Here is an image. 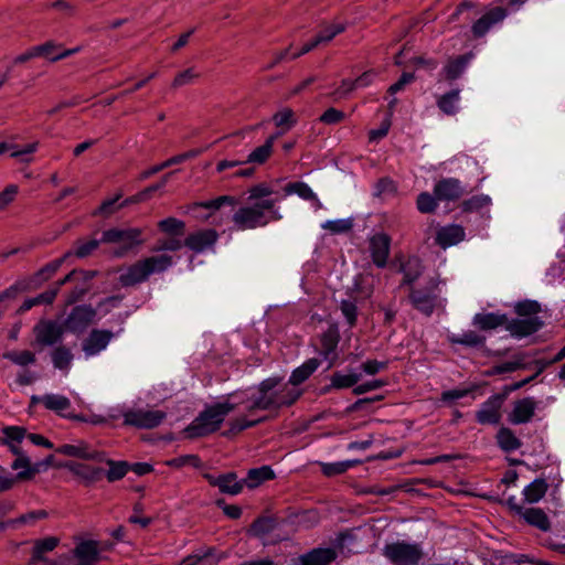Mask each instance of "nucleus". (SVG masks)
I'll use <instances>...</instances> for the list:
<instances>
[{
  "mask_svg": "<svg viewBox=\"0 0 565 565\" xmlns=\"http://www.w3.org/2000/svg\"><path fill=\"white\" fill-rule=\"evenodd\" d=\"M275 478V473L269 466H263L259 468L250 469L247 472V477L244 480V486L253 489L258 487L260 483Z\"/></svg>",
  "mask_w": 565,
  "mask_h": 565,
  "instance_id": "nucleus-40",
  "label": "nucleus"
},
{
  "mask_svg": "<svg viewBox=\"0 0 565 565\" xmlns=\"http://www.w3.org/2000/svg\"><path fill=\"white\" fill-rule=\"evenodd\" d=\"M301 395L302 390L281 384L280 377H268L259 383L257 395L243 399V405L249 413L255 409L276 411L291 406Z\"/></svg>",
  "mask_w": 565,
  "mask_h": 565,
  "instance_id": "nucleus-2",
  "label": "nucleus"
},
{
  "mask_svg": "<svg viewBox=\"0 0 565 565\" xmlns=\"http://www.w3.org/2000/svg\"><path fill=\"white\" fill-rule=\"evenodd\" d=\"M440 281L430 278L423 288L412 287L409 289V301L413 307L426 316H430L437 303Z\"/></svg>",
  "mask_w": 565,
  "mask_h": 565,
  "instance_id": "nucleus-7",
  "label": "nucleus"
},
{
  "mask_svg": "<svg viewBox=\"0 0 565 565\" xmlns=\"http://www.w3.org/2000/svg\"><path fill=\"white\" fill-rule=\"evenodd\" d=\"M285 196L296 194L300 199L312 202L316 210L322 209V203L312 189L305 182H290L284 188Z\"/></svg>",
  "mask_w": 565,
  "mask_h": 565,
  "instance_id": "nucleus-29",
  "label": "nucleus"
},
{
  "mask_svg": "<svg viewBox=\"0 0 565 565\" xmlns=\"http://www.w3.org/2000/svg\"><path fill=\"white\" fill-rule=\"evenodd\" d=\"M360 380H361L360 373L351 372L349 374H343L341 372H335L332 374V376L330 379V385L327 386L323 390V392L327 393L331 388H335V390H343V388H349V387L354 388Z\"/></svg>",
  "mask_w": 565,
  "mask_h": 565,
  "instance_id": "nucleus-35",
  "label": "nucleus"
},
{
  "mask_svg": "<svg viewBox=\"0 0 565 565\" xmlns=\"http://www.w3.org/2000/svg\"><path fill=\"white\" fill-rule=\"evenodd\" d=\"M201 152H202L201 150H190V151H186L184 153H180V154L173 156V157L169 158L168 160L163 161L162 163L156 164V166H153V167L142 171L140 173V175H139V180H141V181L146 180V179L150 178L151 175L162 171L166 168H169V167H171L173 164H179V163H182L185 160L195 158Z\"/></svg>",
  "mask_w": 565,
  "mask_h": 565,
  "instance_id": "nucleus-30",
  "label": "nucleus"
},
{
  "mask_svg": "<svg viewBox=\"0 0 565 565\" xmlns=\"http://www.w3.org/2000/svg\"><path fill=\"white\" fill-rule=\"evenodd\" d=\"M540 303L534 300H524L515 305V312L520 317H537L536 315L540 312Z\"/></svg>",
  "mask_w": 565,
  "mask_h": 565,
  "instance_id": "nucleus-57",
  "label": "nucleus"
},
{
  "mask_svg": "<svg viewBox=\"0 0 565 565\" xmlns=\"http://www.w3.org/2000/svg\"><path fill=\"white\" fill-rule=\"evenodd\" d=\"M71 255L72 252H67L61 258L54 259L44 265L42 268H40L33 276L35 282L40 285L43 284L44 281H47L51 277L55 275V273L60 269V267L63 265L66 258L70 257Z\"/></svg>",
  "mask_w": 565,
  "mask_h": 565,
  "instance_id": "nucleus-41",
  "label": "nucleus"
},
{
  "mask_svg": "<svg viewBox=\"0 0 565 565\" xmlns=\"http://www.w3.org/2000/svg\"><path fill=\"white\" fill-rule=\"evenodd\" d=\"M113 338L114 333L109 330L94 329L83 341L82 349L87 358L97 355L107 348Z\"/></svg>",
  "mask_w": 565,
  "mask_h": 565,
  "instance_id": "nucleus-18",
  "label": "nucleus"
},
{
  "mask_svg": "<svg viewBox=\"0 0 565 565\" xmlns=\"http://www.w3.org/2000/svg\"><path fill=\"white\" fill-rule=\"evenodd\" d=\"M345 114L342 110L330 107L319 118V120L326 125H335L343 121Z\"/></svg>",
  "mask_w": 565,
  "mask_h": 565,
  "instance_id": "nucleus-63",
  "label": "nucleus"
},
{
  "mask_svg": "<svg viewBox=\"0 0 565 565\" xmlns=\"http://www.w3.org/2000/svg\"><path fill=\"white\" fill-rule=\"evenodd\" d=\"M507 315L495 312L477 313L472 319L473 326L484 331L493 330L502 326L507 328Z\"/></svg>",
  "mask_w": 565,
  "mask_h": 565,
  "instance_id": "nucleus-31",
  "label": "nucleus"
},
{
  "mask_svg": "<svg viewBox=\"0 0 565 565\" xmlns=\"http://www.w3.org/2000/svg\"><path fill=\"white\" fill-rule=\"evenodd\" d=\"M352 226L353 223L350 218L330 220L321 224V227L331 234L347 233L351 231Z\"/></svg>",
  "mask_w": 565,
  "mask_h": 565,
  "instance_id": "nucleus-55",
  "label": "nucleus"
},
{
  "mask_svg": "<svg viewBox=\"0 0 565 565\" xmlns=\"http://www.w3.org/2000/svg\"><path fill=\"white\" fill-rule=\"evenodd\" d=\"M340 341V333L337 326H330L320 335L319 355L328 362L327 369H331L338 360L337 348Z\"/></svg>",
  "mask_w": 565,
  "mask_h": 565,
  "instance_id": "nucleus-11",
  "label": "nucleus"
},
{
  "mask_svg": "<svg viewBox=\"0 0 565 565\" xmlns=\"http://www.w3.org/2000/svg\"><path fill=\"white\" fill-rule=\"evenodd\" d=\"M459 100H460V90L459 89H452L444 95H441L437 99V106L438 108L446 115L451 116L456 115L459 107Z\"/></svg>",
  "mask_w": 565,
  "mask_h": 565,
  "instance_id": "nucleus-42",
  "label": "nucleus"
},
{
  "mask_svg": "<svg viewBox=\"0 0 565 565\" xmlns=\"http://www.w3.org/2000/svg\"><path fill=\"white\" fill-rule=\"evenodd\" d=\"M218 239V233L213 228H203L196 232L190 233L183 244L190 250L200 254L207 249L213 248Z\"/></svg>",
  "mask_w": 565,
  "mask_h": 565,
  "instance_id": "nucleus-13",
  "label": "nucleus"
},
{
  "mask_svg": "<svg viewBox=\"0 0 565 565\" xmlns=\"http://www.w3.org/2000/svg\"><path fill=\"white\" fill-rule=\"evenodd\" d=\"M547 489L548 484L544 479H535L524 488V499L527 503H536L545 495Z\"/></svg>",
  "mask_w": 565,
  "mask_h": 565,
  "instance_id": "nucleus-43",
  "label": "nucleus"
},
{
  "mask_svg": "<svg viewBox=\"0 0 565 565\" xmlns=\"http://www.w3.org/2000/svg\"><path fill=\"white\" fill-rule=\"evenodd\" d=\"M503 397L499 394L490 396L482 403L480 409L476 414L477 422L482 425H495L501 419L500 409L502 407Z\"/></svg>",
  "mask_w": 565,
  "mask_h": 565,
  "instance_id": "nucleus-16",
  "label": "nucleus"
},
{
  "mask_svg": "<svg viewBox=\"0 0 565 565\" xmlns=\"http://www.w3.org/2000/svg\"><path fill=\"white\" fill-rule=\"evenodd\" d=\"M220 558L214 555V548L190 555L180 565H217Z\"/></svg>",
  "mask_w": 565,
  "mask_h": 565,
  "instance_id": "nucleus-46",
  "label": "nucleus"
},
{
  "mask_svg": "<svg viewBox=\"0 0 565 565\" xmlns=\"http://www.w3.org/2000/svg\"><path fill=\"white\" fill-rule=\"evenodd\" d=\"M204 478L207 482L217 487L222 493L236 495L242 492L244 488V480H237V476L234 472H228L220 476L205 473Z\"/></svg>",
  "mask_w": 565,
  "mask_h": 565,
  "instance_id": "nucleus-19",
  "label": "nucleus"
},
{
  "mask_svg": "<svg viewBox=\"0 0 565 565\" xmlns=\"http://www.w3.org/2000/svg\"><path fill=\"white\" fill-rule=\"evenodd\" d=\"M243 404V398H238L236 402L225 401L207 406L186 427L185 433L188 437L198 438L216 431L221 427L225 417Z\"/></svg>",
  "mask_w": 565,
  "mask_h": 565,
  "instance_id": "nucleus-3",
  "label": "nucleus"
},
{
  "mask_svg": "<svg viewBox=\"0 0 565 565\" xmlns=\"http://www.w3.org/2000/svg\"><path fill=\"white\" fill-rule=\"evenodd\" d=\"M358 461H338V462H322L321 470L324 476L333 477L341 473H344L347 470L352 468Z\"/></svg>",
  "mask_w": 565,
  "mask_h": 565,
  "instance_id": "nucleus-53",
  "label": "nucleus"
},
{
  "mask_svg": "<svg viewBox=\"0 0 565 565\" xmlns=\"http://www.w3.org/2000/svg\"><path fill=\"white\" fill-rule=\"evenodd\" d=\"M2 356L19 366H28L36 361L35 354L29 350L9 351L3 353Z\"/></svg>",
  "mask_w": 565,
  "mask_h": 565,
  "instance_id": "nucleus-49",
  "label": "nucleus"
},
{
  "mask_svg": "<svg viewBox=\"0 0 565 565\" xmlns=\"http://www.w3.org/2000/svg\"><path fill=\"white\" fill-rule=\"evenodd\" d=\"M274 193V188L266 182L250 186L247 190L248 204L239 206L232 215L234 228L237 231L255 230L281 220L282 215L276 206L277 200L270 198Z\"/></svg>",
  "mask_w": 565,
  "mask_h": 565,
  "instance_id": "nucleus-1",
  "label": "nucleus"
},
{
  "mask_svg": "<svg viewBox=\"0 0 565 565\" xmlns=\"http://www.w3.org/2000/svg\"><path fill=\"white\" fill-rule=\"evenodd\" d=\"M32 404H41L46 409L64 415L71 408V401L68 397L61 394H44L41 396L33 395L31 397Z\"/></svg>",
  "mask_w": 565,
  "mask_h": 565,
  "instance_id": "nucleus-24",
  "label": "nucleus"
},
{
  "mask_svg": "<svg viewBox=\"0 0 565 565\" xmlns=\"http://www.w3.org/2000/svg\"><path fill=\"white\" fill-rule=\"evenodd\" d=\"M35 341L41 347H52L62 341L64 327L56 321L42 320L34 327Z\"/></svg>",
  "mask_w": 565,
  "mask_h": 565,
  "instance_id": "nucleus-9",
  "label": "nucleus"
},
{
  "mask_svg": "<svg viewBox=\"0 0 565 565\" xmlns=\"http://www.w3.org/2000/svg\"><path fill=\"white\" fill-rule=\"evenodd\" d=\"M347 29L345 23H331L326 25L316 36L320 44L331 42L338 34H341Z\"/></svg>",
  "mask_w": 565,
  "mask_h": 565,
  "instance_id": "nucleus-54",
  "label": "nucleus"
},
{
  "mask_svg": "<svg viewBox=\"0 0 565 565\" xmlns=\"http://www.w3.org/2000/svg\"><path fill=\"white\" fill-rule=\"evenodd\" d=\"M276 519L271 516H260L250 525V533L254 536L263 537L276 529Z\"/></svg>",
  "mask_w": 565,
  "mask_h": 565,
  "instance_id": "nucleus-47",
  "label": "nucleus"
},
{
  "mask_svg": "<svg viewBox=\"0 0 565 565\" xmlns=\"http://www.w3.org/2000/svg\"><path fill=\"white\" fill-rule=\"evenodd\" d=\"M96 317V310L92 306L82 305L72 309L66 318L65 328L74 333H81L93 323Z\"/></svg>",
  "mask_w": 565,
  "mask_h": 565,
  "instance_id": "nucleus-10",
  "label": "nucleus"
},
{
  "mask_svg": "<svg viewBox=\"0 0 565 565\" xmlns=\"http://www.w3.org/2000/svg\"><path fill=\"white\" fill-rule=\"evenodd\" d=\"M520 519L542 532H547L551 529V522L547 514L539 508H526Z\"/></svg>",
  "mask_w": 565,
  "mask_h": 565,
  "instance_id": "nucleus-33",
  "label": "nucleus"
},
{
  "mask_svg": "<svg viewBox=\"0 0 565 565\" xmlns=\"http://www.w3.org/2000/svg\"><path fill=\"white\" fill-rule=\"evenodd\" d=\"M491 202V199L488 195H475L463 202V210L465 211H477L480 210L487 205H489Z\"/></svg>",
  "mask_w": 565,
  "mask_h": 565,
  "instance_id": "nucleus-64",
  "label": "nucleus"
},
{
  "mask_svg": "<svg viewBox=\"0 0 565 565\" xmlns=\"http://www.w3.org/2000/svg\"><path fill=\"white\" fill-rule=\"evenodd\" d=\"M468 63V55H461L454 60H450L444 67L446 78L449 81L458 78L465 72Z\"/></svg>",
  "mask_w": 565,
  "mask_h": 565,
  "instance_id": "nucleus-45",
  "label": "nucleus"
},
{
  "mask_svg": "<svg viewBox=\"0 0 565 565\" xmlns=\"http://www.w3.org/2000/svg\"><path fill=\"white\" fill-rule=\"evenodd\" d=\"M173 264V257L168 254L146 257L122 269L118 280L122 287L136 286L146 281L152 274L166 271Z\"/></svg>",
  "mask_w": 565,
  "mask_h": 565,
  "instance_id": "nucleus-4",
  "label": "nucleus"
},
{
  "mask_svg": "<svg viewBox=\"0 0 565 565\" xmlns=\"http://www.w3.org/2000/svg\"><path fill=\"white\" fill-rule=\"evenodd\" d=\"M437 198L435 194H430L428 192H423L417 196V209L422 213H431L437 207Z\"/></svg>",
  "mask_w": 565,
  "mask_h": 565,
  "instance_id": "nucleus-58",
  "label": "nucleus"
},
{
  "mask_svg": "<svg viewBox=\"0 0 565 565\" xmlns=\"http://www.w3.org/2000/svg\"><path fill=\"white\" fill-rule=\"evenodd\" d=\"M537 402L534 397H524L513 403V407L508 415V420L512 425H522L530 423L535 415Z\"/></svg>",
  "mask_w": 565,
  "mask_h": 565,
  "instance_id": "nucleus-15",
  "label": "nucleus"
},
{
  "mask_svg": "<svg viewBox=\"0 0 565 565\" xmlns=\"http://www.w3.org/2000/svg\"><path fill=\"white\" fill-rule=\"evenodd\" d=\"M320 360L311 358L303 362L300 366L295 369L287 382L290 386L297 387L305 381H307L319 367Z\"/></svg>",
  "mask_w": 565,
  "mask_h": 565,
  "instance_id": "nucleus-32",
  "label": "nucleus"
},
{
  "mask_svg": "<svg viewBox=\"0 0 565 565\" xmlns=\"http://www.w3.org/2000/svg\"><path fill=\"white\" fill-rule=\"evenodd\" d=\"M51 359L55 369L68 371L73 361V353L65 345H58L52 351Z\"/></svg>",
  "mask_w": 565,
  "mask_h": 565,
  "instance_id": "nucleus-44",
  "label": "nucleus"
},
{
  "mask_svg": "<svg viewBox=\"0 0 565 565\" xmlns=\"http://www.w3.org/2000/svg\"><path fill=\"white\" fill-rule=\"evenodd\" d=\"M11 468L17 470V478L20 480L31 479L35 473L40 471V463L34 466L31 465V461L26 455L17 457L11 463Z\"/></svg>",
  "mask_w": 565,
  "mask_h": 565,
  "instance_id": "nucleus-38",
  "label": "nucleus"
},
{
  "mask_svg": "<svg viewBox=\"0 0 565 565\" xmlns=\"http://www.w3.org/2000/svg\"><path fill=\"white\" fill-rule=\"evenodd\" d=\"M65 467L87 487L100 481L105 475L103 468L86 463L71 462Z\"/></svg>",
  "mask_w": 565,
  "mask_h": 565,
  "instance_id": "nucleus-22",
  "label": "nucleus"
},
{
  "mask_svg": "<svg viewBox=\"0 0 565 565\" xmlns=\"http://www.w3.org/2000/svg\"><path fill=\"white\" fill-rule=\"evenodd\" d=\"M18 193L19 186L17 184L7 185L0 192V211L6 210L15 200Z\"/></svg>",
  "mask_w": 565,
  "mask_h": 565,
  "instance_id": "nucleus-61",
  "label": "nucleus"
},
{
  "mask_svg": "<svg viewBox=\"0 0 565 565\" xmlns=\"http://www.w3.org/2000/svg\"><path fill=\"white\" fill-rule=\"evenodd\" d=\"M140 228H109L103 232L100 242L106 244H118L119 248L115 252L116 256H124L134 247L143 243Z\"/></svg>",
  "mask_w": 565,
  "mask_h": 565,
  "instance_id": "nucleus-6",
  "label": "nucleus"
},
{
  "mask_svg": "<svg viewBox=\"0 0 565 565\" xmlns=\"http://www.w3.org/2000/svg\"><path fill=\"white\" fill-rule=\"evenodd\" d=\"M167 465L173 468H181L186 465L199 468L201 466V459L196 455H184L168 460Z\"/></svg>",
  "mask_w": 565,
  "mask_h": 565,
  "instance_id": "nucleus-60",
  "label": "nucleus"
},
{
  "mask_svg": "<svg viewBox=\"0 0 565 565\" xmlns=\"http://www.w3.org/2000/svg\"><path fill=\"white\" fill-rule=\"evenodd\" d=\"M167 417V413L160 409L136 408L122 413L124 424L141 429L158 427Z\"/></svg>",
  "mask_w": 565,
  "mask_h": 565,
  "instance_id": "nucleus-8",
  "label": "nucleus"
},
{
  "mask_svg": "<svg viewBox=\"0 0 565 565\" xmlns=\"http://www.w3.org/2000/svg\"><path fill=\"white\" fill-rule=\"evenodd\" d=\"M465 238V230L460 225L451 224L440 227L436 234V243L447 248L458 244Z\"/></svg>",
  "mask_w": 565,
  "mask_h": 565,
  "instance_id": "nucleus-28",
  "label": "nucleus"
},
{
  "mask_svg": "<svg viewBox=\"0 0 565 565\" xmlns=\"http://www.w3.org/2000/svg\"><path fill=\"white\" fill-rule=\"evenodd\" d=\"M56 452L75 458L103 460V454L92 449L85 441H77L76 444H64L56 448Z\"/></svg>",
  "mask_w": 565,
  "mask_h": 565,
  "instance_id": "nucleus-23",
  "label": "nucleus"
},
{
  "mask_svg": "<svg viewBox=\"0 0 565 565\" xmlns=\"http://www.w3.org/2000/svg\"><path fill=\"white\" fill-rule=\"evenodd\" d=\"M508 15L504 8L495 7L484 12L471 26L475 38L484 36L494 25L501 23Z\"/></svg>",
  "mask_w": 565,
  "mask_h": 565,
  "instance_id": "nucleus-14",
  "label": "nucleus"
},
{
  "mask_svg": "<svg viewBox=\"0 0 565 565\" xmlns=\"http://www.w3.org/2000/svg\"><path fill=\"white\" fill-rule=\"evenodd\" d=\"M58 544V539L49 536L42 540H38L34 543L32 557L30 565H55L53 562H49L44 554L52 552Z\"/></svg>",
  "mask_w": 565,
  "mask_h": 565,
  "instance_id": "nucleus-27",
  "label": "nucleus"
},
{
  "mask_svg": "<svg viewBox=\"0 0 565 565\" xmlns=\"http://www.w3.org/2000/svg\"><path fill=\"white\" fill-rule=\"evenodd\" d=\"M100 239H89L87 242H78L76 249L74 250V255L78 258H84L89 256L94 250H96L100 244Z\"/></svg>",
  "mask_w": 565,
  "mask_h": 565,
  "instance_id": "nucleus-62",
  "label": "nucleus"
},
{
  "mask_svg": "<svg viewBox=\"0 0 565 565\" xmlns=\"http://www.w3.org/2000/svg\"><path fill=\"white\" fill-rule=\"evenodd\" d=\"M57 294H58V288H52V289L45 290L44 292H42L35 297L28 298L22 302L18 312L24 313L35 306L51 305L54 301V299L56 298Z\"/></svg>",
  "mask_w": 565,
  "mask_h": 565,
  "instance_id": "nucleus-39",
  "label": "nucleus"
},
{
  "mask_svg": "<svg viewBox=\"0 0 565 565\" xmlns=\"http://www.w3.org/2000/svg\"><path fill=\"white\" fill-rule=\"evenodd\" d=\"M382 554L393 565H417L423 558L420 545L405 541L385 544Z\"/></svg>",
  "mask_w": 565,
  "mask_h": 565,
  "instance_id": "nucleus-5",
  "label": "nucleus"
},
{
  "mask_svg": "<svg viewBox=\"0 0 565 565\" xmlns=\"http://www.w3.org/2000/svg\"><path fill=\"white\" fill-rule=\"evenodd\" d=\"M105 551V545L94 540H82L76 543L73 555L78 565H93L100 561V554Z\"/></svg>",
  "mask_w": 565,
  "mask_h": 565,
  "instance_id": "nucleus-12",
  "label": "nucleus"
},
{
  "mask_svg": "<svg viewBox=\"0 0 565 565\" xmlns=\"http://www.w3.org/2000/svg\"><path fill=\"white\" fill-rule=\"evenodd\" d=\"M236 204H237V200L235 196L221 195V196H217L212 200L198 202L194 204V206L216 211V210H220L224 205L234 206Z\"/></svg>",
  "mask_w": 565,
  "mask_h": 565,
  "instance_id": "nucleus-51",
  "label": "nucleus"
},
{
  "mask_svg": "<svg viewBox=\"0 0 565 565\" xmlns=\"http://www.w3.org/2000/svg\"><path fill=\"white\" fill-rule=\"evenodd\" d=\"M109 469L105 472L106 478L109 482H115L122 479L128 470V463L126 461H114L111 459L106 460Z\"/></svg>",
  "mask_w": 565,
  "mask_h": 565,
  "instance_id": "nucleus-50",
  "label": "nucleus"
},
{
  "mask_svg": "<svg viewBox=\"0 0 565 565\" xmlns=\"http://www.w3.org/2000/svg\"><path fill=\"white\" fill-rule=\"evenodd\" d=\"M273 121L276 125V127L281 128V131H278L280 136L291 129L296 125V118L292 109L290 108H282L279 111H277L273 116Z\"/></svg>",
  "mask_w": 565,
  "mask_h": 565,
  "instance_id": "nucleus-48",
  "label": "nucleus"
},
{
  "mask_svg": "<svg viewBox=\"0 0 565 565\" xmlns=\"http://www.w3.org/2000/svg\"><path fill=\"white\" fill-rule=\"evenodd\" d=\"M280 137L279 132H276L271 136H269L265 142L255 148L247 157V159L244 161L246 163H255V164H263L265 163L269 157L273 153L274 143L277 140V138Z\"/></svg>",
  "mask_w": 565,
  "mask_h": 565,
  "instance_id": "nucleus-34",
  "label": "nucleus"
},
{
  "mask_svg": "<svg viewBox=\"0 0 565 565\" xmlns=\"http://www.w3.org/2000/svg\"><path fill=\"white\" fill-rule=\"evenodd\" d=\"M161 232L169 235H182L185 230V223L177 217H167L158 223Z\"/></svg>",
  "mask_w": 565,
  "mask_h": 565,
  "instance_id": "nucleus-52",
  "label": "nucleus"
},
{
  "mask_svg": "<svg viewBox=\"0 0 565 565\" xmlns=\"http://www.w3.org/2000/svg\"><path fill=\"white\" fill-rule=\"evenodd\" d=\"M495 438L499 447L505 452H512L522 446V441L515 436L513 430L508 427H501Z\"/></svg>",
  "mask_w": 565,
  "mask_h": 565,
  "instance_id": "nucleus-36",
  "label": "nucleus"
},
{
  "mask_svg": "<svg viewBox=\"0 0 565 565\" xmlns=\"http://www.w3.org/2000/svg\"><path fill=\"white\" fill-rule=\"evenodd\" d=\"M448 341L451 344H460L468 348H478L484 344L486 337L479 334L476 331L468 330L465 331L462 334L448 335Z\"/></svg>",
  "mask_w": 565,
  "mask_h": 565,
  "instance_id": "nucleus-37",
  "label": "nucleus"
},
{
  "mask_svg": "<svg viewBox=\"0 0 565 565\" xmlns=\"http://www.w3.org/2000/svg\"><path fill=\"white\" fill-rule=\"evenodd\" d=\"M543 327V321L539 317H520L518 319H509L507 330L514 338L522 339L529 337Z\"/></svg>",
  "mask_w": 565,
  "mask_h": 565,
  "instance_id": "nucleus-17",
  "label": "nucleus"
},
{
  "mask_svg": "<svg viewBox=\"0 0 565 565\" xmlns=\"http://www.w3.org/2000/svg\"><path fill=\"white\" fill-rule=\"evenodd\" d=\"M463 193L461 182L455 178L443 179L434 186V194L438 201H457Z\"/></svg>",
  "mask_w": 565,
  "mask_h": 565,
  "instance_id": "nucleus-21",
  "label": "nucleus"
},
{
  "mask_svg": "<svg viewBox=\"0 0 565 565\" xmlns=\"http://www.w3.org/2000/svg\"><path fill=\"white\" fill-rule=\"evenodd\" d=\"M403 280L399 287L407 286L408 289L414 287V282L422 276L424 266L418 257H408L402 265Z\"/></svg>",
  "mask_w": 565,
  "mask_h": 565,
  "instance_id": "nucleus-26",
  "label": "nucleus"
},
{
  "mask_svg": "<svg viewBox=\"0 0 565 565\" xmlns=\"http://www.w3.org/2000/svg\"><path fill=\"white\" fill-rule=\"evenodd\" d=\"M333 547H318L300 556L301 565H330L337 558Z\"/></svg>",
  "mask_w": 565,
  "mask_h": 565,
  "instance_id": "nucleus-25",
  "label": "nucleus"
},
{
  "mask_svg": "<svg viewBox=\"0 0 565 565\" xmlns=\"http://www.w3.org/2000/svg\"><path fill=\"white\" fill-rule=\"evenodd\" d=\"M391 238L384 233H377L370 239V252L373 263L383 268L390 256Z\"/></svg>",
  "mask_w": 565,
  "mask_h": 565,
  "instance_id": "nucleus-20",
  "label": "nucleus"
},
{
  "mask_svg": "<svg viewBox=\"0 0 565 565\" xmlns=\"http://www.w3.org/2000/svg\"><path fill=\"white\" fill-rule=\"evenodd\" d=\"M2 444H20L25 437L26 430L20 426H6L2 428Z\"/></svg>",
  "mask_w": 565,
  "mask_h": 565,
  "instance_id": "nucleus-56",
  "label": "nucleus"
},
{
  "mask_svg": "<svg viewBox=\"0 0 565 565\" xmlns=\"http://www.w3.org/2000/svg\"><path fill=\"white\" fill-rule=\"evenodd\" d=\"M47 515L49 514L45 510H35V511H31L25 514H22L20 518L15 519V520H10L8 522H9V526H12L15 524H30V523H34L38 520L46 519Z\"/></svg>",
  "mask_w": 565,
  "mask_h": 565,
  "instance_id": "nucleus-59",
  "label": "nucleus"
}]
</instances>
